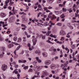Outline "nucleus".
I'll use <instances>...</instances> for the list:
<instances>
[{"instance_id": "f257e3e1", "label": "nucleus", "mask_w": 79, "mask_h": 79, "mask_svg": "<svg viewBox=\"0 0 79 79\" xmlns=\"http://www.w3.org/2000/svg\"><path fill=\"white\" fill-rule=\"evenodd\" d=\"M43 75L41 76V78H44V77H47L48 75V73L46 71H44L42 72Z\"/></svg>"}, {"instance_id": "f03ea898", "label": "nucleus", "mask_w": 79, "mask_h": 79, "mask_svg": "<svg viewBox=\"0 0 79 79\" xmlns=\"http://www.w3.org/2000/svg\"><path fill=\"white\" fill-rule=\"evenodd\" d=\"M32 41L33 44L35 45L36 44V43H37V39L35 38V36H32Z\"/></svg>"}, {"instance_id": "7ed1b4c3", "label": "nucleus", "mask_w": 79, "mask_h": 79, "mask_svg": "<svg viewBox=\"0 0 79 79\" xmlns=\"http://www.w3.org/2000/svg\"><path fill=\"white\" fill-rule=\"evenodd\" d=\"M52 16L50 15H48V18L51 19V20H54V19H56V17L55 15H52Z\"/></svg>"}, {"instance_id": "20e7f679", "label": "nucleus", "mask_w": 79, "mask_h": 79, "mask_svg": "<svg viewBox=\"0 0 79 79\" xmlns=\"http://www.w3.org/2000/svg\"><path fill=\"white\" fill-rule=\"evenodd\" d=\"M60 35H65L66 33H65V31H64L61 30L60 31Z\"/></svg>"}, {"instance_id": "39448f33", "label": "nucleus", "mask_w": 79, "mask_h": 79, "mask_svg": "<svg viewBox=\"0 0 79 79\" xmlns=\"http://www.w3.org/2000/svg\"><path fill=\"white\" fill-rule=\"evenodd\" d=\"M7 69V66L6 65L3 64L2 65V69L3 71H5Z\"/></svg>"}, {"instance_id": "423d86ee", "label": "nucleus", "mask_w": 79, "mask_h": 79, "mask_svg": "<svg viewBox=\"0 0 79 79\" xmlns=\"http://www.w3.org/2000/svg\"><path fill=\"white\" fill-rule=\"evenodd\" d=\"M52 63V62L50 60H48L45 61V64H46V65H50V64Z\"/></svg>"}, {"instance_id": "0eeeda50", "label": "nucleus", "mask_w": 79, "mask_h": 79, "mask_svg": "<svg viewBox=\"0 0 79 79\" xmlns=\"http://www.w3.org/2000/svg\"><path fill=\"white\" fill-rule=\"evenodd\" d=\"M42 54L44 57H47V56H48V54L46 52H43Z\"/></svg>"}, {"instance_id": "6e6552de", "label": "nucleus", "mask_w": 79, "mask_h": 79, "mask_svg": "<svg viewBox=\"0 0 79 79\" xmlns=\"http://www.w3.org/2000/svg\"><path fill=\"white\" fill-rule=\"evenodd\" d=\"M1 16L2 18H4V17L6 16V15L3 13H1Z\"/></svg>"}, {"instance_id": "1a4fd4ad", "label": "nucleus", "mask_w": 79, "mask_h": 79, "mask_svg": "<svg viewBox=\"0 0 79 79\" xmlns=\"http://www.w3.org/2000/svg\"><path fill=\"white\" fill-rule=\"evenodd\" d=\"M28 30L29 31V32L30 34H32V31H31L32 30V28L31 27H29L28 28Z\"/></svg>"}, {"instance_id": "9d476101", "label": "nucleus", "mask_w": 79, "mask_h": 79, "mask_svg": "<svg viewBox=\"0 0 79 79\" xmlns=\"http://www.w3.org/2000/svg\"><path fill=\"white\" fill-rule=\"evenodd\" d=\"M10 2V0H7L5 2V6H8V3Z\"/></svg>"}, {"instance_id": "9b49d317", "label": "nucleus", "mask_w": 79, "mask_h": 79, "mask_svg": "<svg viewBox=\"0 0 79 79\" xmlns=\"http://www.w3.org/2000/svg\"><path fill=\"white\" fill-rule=\"evenodd\" d=\"M36 59L37 61H38V63H41V62H42V60H40L39 59V57H36Z\"/></svg>"}, {"instance_id": "f8f14e48", "label": "nucleus", "mask_w": 79, "mask_h": 79, "mask_svg": "<svg viewBox=\"0 0 79 79\" xmlns=\"http://www.w3.org/2000/svg\"><path fill=\"white\" fill-rule=\"evenodd\" d=\"M53 1H54V0H47V2L49 3H52Z\"/></svg>"}, {"instance_id": "ddd939ff", "label": "nucleus", "mask_w": 79, "mask_h": 79, "mask_svg": "<svg viewBox=\"0 0 79 79\" xmlns=\"http://www.w3.org/2000/svg\"><path fill=\"white\" fill-rule=\"evenodd\" d=\"M35 53L38 54V55H40V51L39 50H36L35 52Z\"/></svg>"}, {"instance_id": "4468645a", "label": "nucleus", "mask_w": 79, "mask_h": 79, "mask_svg": "<svg viewBox=\"0 0 79 79\" xmlns=\"http://www.w3.org/2000/svg\"><path fill=\"white\" fill-rule=\"evenodd\" d=\"M14 46V45H13V44H9L8 46V47L9 48H10L12 47H13Z\"/></svg>"}, {"instance_id": "2eb2a0df", "label": "nucleus", "mask_w": 79, "mask_h": 79, "mask_svg": "<svg viewBox=\"0 0 79 79\" xmlns=\"http://www.w3.org/2000/svg\"><path fill=\"white\" fill-rule=\"evenodd\" d=\"M3 40H4V38L1 36V35L0 34V41H3Z\"/></svg>"}, {"instance_id": "dca6fc26", "label": "nucleus", "mask_w": 79, "mask_h": 79, "mask_svg": "<svg viewBox=\"0 0 79 79\" xmlns=\"http://www.w3.org/2000/svg\"><path fill=\"white\" fill-rule=\"evenodd\" d=\"M29 68V66H24L23 67V69H24V70H26V69H27Z\"/></svg>"}, {"instance_id": "f3484780", "label": "nucleus", "mask_w": 79, "mask_h": 79, "mask_svg": "<svg viewBox=\"0 0 79 79\" xmlns=\"http://www.w3.org/2000/svg\"><path fill=\"white\" fill-rule=\"evenodd\" d=\"M68 63H69V62H68V61L66 62V63L64 64V67H67L68 66L67 64H68Z\"/></svg>"}, {"instance_id": "a211bd4d", "label": "nucleus", "mask_w": 79, "mask_h": 79, "mask_svg": "<svg viewBox=\"0 0 79 79\" xmlns=\"http://www.w3.org/2000/svg\"><path fill=\"white\" fill-rule=\"evenodd\" d=\"M71 47L73 49H75L76 48V46H75V45L74 44H73L72 45H71Z\"/></svg>"}, {"instance_id": "6ab92c4d", "label": "nucleus", "mask_w": 79, "mask_h": 79, "mask_svg": "<svg viewBox=\"0 0 79 79\" xmlns=\"http://www.w3.org/2000/svg\"><path fill=\"white\" fill-rule=\"evenodd\" d=\"M22 40V39L21 38H19L18 40L17 41V42L19 43L21 42Z\"/></svg>"}, {"instance_id": "aec40b11", "label": "nucleus", "mask_w": 79, "mask_h": 79, "mask_svg": "<svg viewBox=\"0 0 79 79\" xmlns=\"http://www.w3.org/2000/svg\"><path fill=\"white\" fill-rule=\"evenodd\" d=\"M18 37L17 36L15 37L13 39V40H14V41H16Z\"/></svg>"}, {"instance_id": "412c9836", "label": "nucleus", "mask_w": 79, "mask_h": 79, "mask_svg": "<svg viewBox=\"0 0 79 79\" xmlns=\"http://www.w3.org/2000/svg\"><path fill=\"white\" fill-rule=\"evenodd\" d=\"M53 49H54V47H52L51 48L49 49V50L51 52H52V51L53 50Z\"/></svg>"}, {"instance_id": "4be33fe9", "label": "nucleus", "mask_w": 79, "mask_h": 79, "mask_svg": "<svg viewBox=\"0 0 79 79\" xmlns=\"http://www.w3.org/2000/svg\"><path fill=\"white\" fill-rule=\"evenodd\" d=\"M63 12H66V11H67V9H66V8L64 7H63L62 9Z\"/></svg>"}, {"instance_id": "5701e85b", "label": "nucleus", "mask_w": 79, "mask_h": 79, "mask_svg": "<svg viewBox=\"0 0 79 79\" xmlns=\"http://www.w3.org/2000/svg\"><path fill=\"white\" fill-rule=\"evenodd\" d=\"M21 47H22V46L21 45H19L16 48V50H19V48H21Z\"/></svg>"}, {"instance_id": "b1692460", "label": "nucleus", "mask_w": 79, "mask_h": 79, "mask_svg": "<svg viewBox=\"0 0 79 79\" xmlns=\"http://www.w3.org/2000/svg\"><path fill=\"white\" fill-rule=\"evenodd\" d=\"M56 25L57 26H61L62 24L61 23H57Z\"/></svg>"}, {"instance_id": "393cba45", "label": "nucleus", "mask_w": 79, "mask_h": 79, "mask_svg": "<svg viewBox=\"0 0 79 79\" xmlns=\"http://www.w3.org/2000/svg\"><path fill=\"white\" fill-rule=\"evenodd\" d=\"M64 17L65 16L64 14H62V15H61L60 16V18H61L62 19L64 18Z\"/></svg>"}, {"instance_id": "a878e982", "label": "nucleus", "mask_w": 79, "mask_h": 79, "mask_svg": "<svg viewBox=\"0 0 79 79\" xmlns=\"http://www.w3.org/2000/svg\"><path fill=\"white\" fill-rule=\"evenodd\" d=\"M56 43L59 44H62V42L61 41H56Z\"/></svg>"}, {"instance_id": "bb28decb", "label": "nucleus", "mask_w": 79, "mask_h": 79, "mask_svg": "<svg viewBox=\"0 0 79 79\" xmlns=\"http://www.w3.org/2000/svg\"><path fill=\"white\" fill-rule=\"evenodd\" d=\"M35 77H38V76L35 75L31 79H35L34 78H35Z\"/></svg>"}, {"instance_id": "cd10ccee", "label": "nucleus", "mask_w": 79, "mask_h": 79, "mask_svg": "<svg viewBox=\"0 0 79 79\" xmlns=\"http://www.w3.org/2000/svg\"><path fill=\"white\" fill-rule=\"evenodd\" d=\"M42 12H39L38 14V15H37V17L39 18V16H40V15L42 14Z\"/></svg>"}, {"instance_id": "c85d7f7f", "label": "nucleus", "mask_w": 79, "mask_h": 79, "mask_svg": "<svg viewBox=\"0 0 79 79\" xmlns=\"http://www.w3.org/2000/svg\"><path fill=\"white\" fill-rule=\"evenodd\" d=\"M15 73V74H18V71H14L13 72V73L14 74Z\"/></svg>"}, {"instance_id": "c756f323", "label": "nucleus", "mask_w": 79, "mask_h": 79, "mask_svg": "<svg viewBox=\"0 0 79 79\" xmlns=\"http://www.w3.org/2000/svg\"><path fill=\"white\" fill-rule=\"evenodd\" d=\"M43 9H44V11H47L48 10V8L46 7H44Z\"/></svg>"}, {"instance_id": "7c9ffc66", "label": "nucleus", "mask_w": 79, "mask_h": 79, "mask_svg": "<svg viewBox=\"0 0 79 79\" xmlns=\"http://www.w3.org/2000/svg\"><path fill=\"white\" fill-rule=\"evenodd\" d=\"M33 71V70H32V69H30L29 70H28V72H32Z\"/></svg>"}, {"instance_id": "2f4dec72", "label": "nucleus", "mask_w": 79, "mask_h": 79, "mask_svg": "<svg viewBox=\"0 0 79 79\" xmlns=\"http://www.w3.org/2000/svg\"><path fill=\"white\" fill-rule=\"evenodd\" d=\"M57 3H61V0H58Z\"/></svg>"}, {"instance_id": "473e14b6", "label": "nucleus", "mask_w": 79, "mask_h": 79, "mask_svg": "<svg viewBox=\"0 0 79 79\" xmlns=\"http://www.w3.org/2000/svg\"><path fill=\"white\" fill-rule=\"evenodd\" d=\"M6 48L4 47H2V50L4 52Z\"/></svg>"}, {"instance_id": "72a5a7b5", "label": "nucleus", "mask_w": 79, "mask_h": 79, "mask_svg": "<svg viewBox=\"0 0 79 79\" xmlns=\"http://www.w3.org/2000/svg\"><path fill=\"white\" fill-rule=\"evenodd\" d=\"M64 40V37H61V39H60V40L62 41L63 40Z\"/></svg>"}, {"instance_id": "f704fd0d", "label": "nucleus", "mask_w": 79, "mask_h": 79, "mask_svg": "<svg viewBox=\"0 0 79 79\" xmlns=\"http://www.w3.org/2000/svg\"><path fill=\"white\" fill-rule=\"evenodd\" d=\"M8 26V24H3L2 25V26L3 27H5V26Z\"/></svg>"}, {"instance_id": "c9c22d12", "label": "nucleus", "mask_w": 79, "mask_h": 79, "mask_svg": "<svg viewBox=\"0 0 79 79\" xmlns=\"http://www.w3.org/2000/svg\"><path fill=\"white\" fill-rule=\"evenodd\" d=\"M15 68H17L18 67V64H15V66H14Z\"/></svg>"}, {"instance_id": "e433bc0d", "label": "nucleus", "mask_w": 79, "mask_h": 79, "mask_svg": "<svg viewBox=\"0 0 79 79\" xmlns=\"http://www.w3.org/2000/svg\"><path fill=\"white\" fill-rule=\"evenodd\" d=\"M67 25L69 27H71V23H67Z\"/></svg>"}, {"instance_id": "4c0bfd02", "label": "nucleus", "mask_w": 79, "mask_h": 79, "mask_svg": "<svg viewBox=\"0 0 79 79\" xmlns=\"http://www.w3.org/2000/svg\"><path fill=\"white\" fill-rule=\"evenodd\" d=\"M55 65L54 64H52L51 65L52 68H53V67H55Z\"/></svg>"}, {"instance_id": "58836bf2", "label": "nucleus", "mask_w": 79, "mask_h": 79, "mask_svg": "<svg viewBox=\"0 0 79 79\" xmlns=\"http://www.w3.org/2000/svg\"><path fill=\"white\" fill-rule=\"evenodd\" d=\"M26 60H22V63H26Z\"/></svg>"}, {"instance_id": "ea45409f", "label": "nucleus", "mask_w": 79, "mask_h": 79, "mask_svg": "<svg viewBox=\"0 0 79 79\" xmlns=\"http://www.w3.org/2000/svg\"><path fill=\"white\" fill-rule=\"evenodd\" d=\"M18 61L19 63H22L23 60H19Z\"/></svg>"}, {"instance_id": "a19ab883", "label": "nucleus", "mask_w": 79, "mask_h": 79, "mask_svg": "<svg viewBox=\"0 0 79 79\" xmlns=\"http://www.w3.org/2000/svg\"><path fill=\"white\" fill-rule=\"evenodd\" d=\"M3 56H4L3 54H0V58H2V57H3Z\"/></svg>"}, {"instance_id": "79ce46f5", "label": "nucleus", "mask_w": 79, "mask_h": 79, "mask_svg": "<svg viewBox=\"0 0 79 79\" xmlns=\"http://www.w3.org/2000/svg\"><path fill=\"white\" fill-rule=\"evenodd\" d=\"M24 13V12H20L19 13V14L22 15H23Z\"/></svg>"}, {"instance_id": "37998d69", "label": "nucleus", "mask_w": 79, "mask_h": 79, "mask_svg": "<svg viewBox=\"0 0 79 79\" xmlns=\"http://www.w3.org/2000/svg\"><path fill=\"white\" fill-rule=\"evenodd\" d=\"M13 3H14V2H10V6H11V5H13Z\"/></svg>"}, {"instance_id": "c03bdc74", "label": "nucleus", "mask_w": 79, "mask_h": 79, "mask_svg": "<svg viewBox=\"0 0 79 79\" xmlns=\"http://www.w3.org/2000/svg\"><path fill=\"white\" fill-rule=\"evenodd\" d=\"M17 78L18 79H19V77H20V75L19 74H17Z\"/></svg>"}, {"instance_id": "a18cd8bd", "label": "nucleus", "mask_w": 79, "mask_h": 79, "mask_svg": "<svg viewBox=\"0 0 79 79\" xmlns=\"http://www.w3.org/2000/svg\"><path fill=\"white\" fill-rule=\"evenodd\" d=\"M59 6L60 7H62L63 6V4H59Z\"/></svg>"}, {"instance_id": "49530a36", "label": "nucleus", "mask_w": 79, "mask_h": 79, "mask_svg": "<svg viewBox=\"0 0 79 79\" xmlns=\"http://www.w3.org/2000/svg\"><path fill=\"white\" fill-rule=\"evenodd\" d=\"M77 56H78V57H77V59H78V60H77V61H78V63H79V54H78L77 55Z\"/></svg>"}, {"instance_id": "de8ad7c7", "label": "nucleus", "mask_w": 79, "mask_h": 79, "mask_svg": "<svg viewBox=\"0 0 79 79\" xmlns=\"http://www.w3.org/2000/svg\"><path fill=\"white\" fill-rule=\"evenodd\" d=\"M51 73H52V74H54L55 73V71L54 70H52Z\"/></svg>"}, {"instance_id": "09e8293b", "label": "nucleus", "mask_w": 79, "mask_h": 79, "mask_svg": "<svg viewBox=\"0 0 79 79\" xmlns=\"http://www.w3.org/2000/svg\"><path fill=\"white\" fill-rule=\"evenodd\" d=\"M42 39H45V36H43L42 37Z\"/></svg>"}, {"instance_id": "8fccbe9b", "label": "nucleus", "mask_w": 79, "mask_h": 79, "mask_svg": "<svg viewBox=\"0 0 79 79\" xmlns=\"http://www.w3.org/2000/svg\"><path fill=\"white\" fill-rule=\"evenodd\" d=\"M38 8H42V6H41V5H39L38 6Z\"/></svg>"}, {"instance_id": "3c124183", "label": "nucleus", "mask_w": 79, "mask_h": 79, "mask_svg": "<svg viewBox=\"0 0 79 79\" xmlns=\"http://www.w3.org/2000/svg\"><path fill=\"white\" fill-rule=\"evenodd\" d=\"M56 37H57V36L54 35H53V37L54 38H55V39H56Z\"/></svg>"}, {"instance_id": "603ef678", "label": "nucleus", "mask_w": 79, "mask_h": 79, "mask_svg": "<svg viewBox=\"0 0 79 79\" xmlns=\"http://www.w3.org/2000/svg\"><path fill=\"white\" fill-rule=\"evenodd\" d=\"M27 46L28 47H31V44L30 43L28 44Z\"/></svg>"}, {"instance_id": "864d4df0", "label": "nucleus", "mask_w": 79, "mask_h": 79, "mask_svg": "<svg viewBox=\"0 0 79 79\" xmlns=\"http://www.w3.org/2000/svg\"><path fill=\"white\" fill-rule=\"evenodd\" d=\"M58 56H56L54 57L55 60H57V59H58Z\"/></svg>"}, {"instance_id": "5fc2aeb1", "label": "nucleus", "mask_w": 79, "mask_h": 79, "mask_svg": "<svg viewBox=\"0 0 79 79\" xmlns=\"http://www.w3.org/2000/svg\"><path fill=\"white\" fill-rule=\"evenodd\" d=\"M59 19H60V17H57V18L56 19V21H59Z\"/></svg>"}, {"instance_id": "6e6d98bb", "label": "nucleus", "mask_w": 79, "mask_h": 79, "mask_svg": "<svg viewBox=\"0 0 79 79\" xmlns=\"http://www.w3.org/2000/svg\"><path fill=\"white\" fill-rule=\"evenodd\" d=\"M8 8H9V9L10 10H11V9H12V8L11 7V6H9L8 7Z\"/></svg>"}, {"instance_id": "4d7b16f0", "label": "nucleus", "mask_w": 79, "mask_h": 79, "mask_svg": "<svg viewBox=\"0 0 79 79\" xmlns=\"http://www.w3.org/2000/svg\"><path fill=\"white\" fill-rule=\"evenodd\" d=\"M5 40L6 41V42H8V40H9V39H8V38H7Z\"/></svg>"}, {"instance_id": "13d9d810", "label": "nucleus", "mask_w": 79, "mask_h": 79, "mask_svg": "<svg viewBox=\"0 0 79 79\" xmlns=\"http://www.w3.org/2000/svg\"><path fill=\"white\" fill-rule=\"evenodd\" d=\"M47 42H48V43H49L50 44L51 42L49 40H47L46 41Z\"/></svg>"}, {"instance_id": "bf43d9fd", "label": "nucleus", "mask_w": 79, "mask_h": 79, "mask_svg": "<svg viewBox=\"0 0 79 79\" xmlns=\"http://www.w3.org/2000/svg\"><path fill=\"white\" fill-rule=\"evenodd\" d=\"M10 32H11V31H9L6 32V34H10Z\"/></svg>"}, {"instance_id": "052dcab7", "label": "nucleus", "mask_w": 79, "mask_h": 79, "mask_svg": "<svg viewBox=\"0 0 79 79\" xmlns=\"http://www.w3.org/2000/svg\"><path fill=\"white\" fill-rule=\"evenodd\" d=\"M16 63L15 62H13V63H12V64H16Z\"/></svg>"}, {"instance_id": "680f3d73", "label": "nucleus", "mask_w": 79, "mask_h": 79, "mask_svg": "<svg viewBox=\"0 0 79 79\" xmlns=\"http://www.w3.org/2000/svg\"><path fill=\"white\" fill-rule=\"evenodd\" d=\"M50 37H53V35L52 34H51L50 35Z\"/></svg>"}, {"instance_id": "e2e57ef3", "label": "nucleus", "mask_w": 79, "mask_h": 79, "mask_svg": "<svg viewBox=\"0 0 79 79\" xmlns=\"http://www.w3.org/2000/svg\"><path fill=\"white\" fill-rule=\"evenodd\" d=\"M47 32H48L49 34H51V31H47Z\"/></svg>"}, {"instance_id": "0e129e2a", "label": "nucleus", "mask_w": 79, "mask_h": 79, "mask_svg": "<svg viewBox=\"0 0 79 79\" xmlns=\"http://www.w3.org/2000/svg\"><path fill=\"white\" fill-rule=\"evenodd\" d=\"M79 15L77 14V13H75V17H77Z\"/></svg>"}, {"instance_id": "69168bd1", "label": "nucleus", "mask_w": 79, "mask_h": 79, "mask_svg": "<svg viewBox=\"0 0 79 79\" xmlns=\"http://www.w3.org/2000/svg\"><path fill=\"white\" fill-rule=\"evenodd\" d=\"M79 9H77L76 10V13H79Z\"/></svg>"}, {"instance_id": "338daca9", "label": "nucleus", "mask_w": 79, "mask_h": 79, "mask_svg": "<svg viewBox=\"0 0 79 79\" xmlns=\"http://www.w3.org/2000/svg\"><path fill=\"white\" fill-rule=\"evenodd\" d=\"M11 79H17V78L16 77H12Z\"/></svg>"}, {"instance_id": "774afa93", "label": "nucleus", "mask_w": 79, "mask_h": 79, "mask_svg": "<svg viewBox=\"0 0 79 79\" xmlns=\"http://www.w3.org/2000/svg\"><path fill=\"white\" fill-rule=\"evenodd\" d=\"M60 79V77H56L55 79Z\"/></svg>"}]
</instances>
